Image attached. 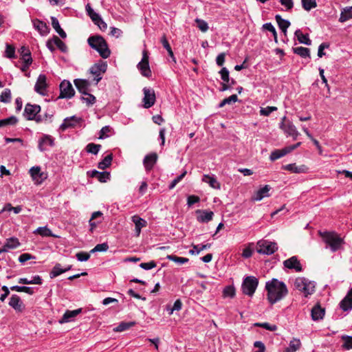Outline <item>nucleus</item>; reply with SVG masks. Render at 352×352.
<instances>
[{"mask_svg":"<svg viewBox=\"0 0 352 352\" xmlns=\"http://www.w3.org/2000/svg\"><path fill=\"white\" fill-rule=\"evenodd\" d=\"M265 289L267 292V300L272 305L284 298L288 294L286 285L276 278L267 281Z\"/></svg>","mask_w":352,"mask_h":352,"instance_id":"1","label":"nucleus"},{"mask_svg":"<svg viewBox=\"0 0 352 352\" xmlns=\"http://www.w3.org/2000/svg\"><path fill=\"white\" fill-rule=\"evenodd\" d=\"M89 46L96 50L103 58H107L111 51L108 47V45L104 38L101 36H91L87 40Z\"/></svg>","mask_w":352,"mask_h":352,"instance_id":"2","label":"nucleus"},{"mask_svg":"<svg viewBox=\"0 0 352 352\" xmlns=\"http://www.w3.org/2000/svg\"><path fill=\"white\" fill-rule=\"evenodd\" d=\"M320 235L333 252L340 250L344 243L343 239L336 232H325Z\"/></svg>","mask_w":352,"mask_h":352,"instance_id":"3","label":"nucleus"},{"mask_svg":"<svg viewBox=\"0 0 352 352\" xmlns=\"http://www.w3.org/2000/svg\"><path fill=\"white\" fill-rule=\"evenodd\" d=\"M294 288L303 293L305 297L315 292L316 284L304 277H298L294 282Z\"/></svg>","mask_w":352,"mask_h":352,"instance_id":"4","label":"nucleus"},{"mask_svg":"<svg viewBox=\"0 0 352 352\" xmlns=\"http://www.w3.org/2000/svg\"><path fill=\"white\" fill-rule=\"evenodd\" d=\"M40 111L41 107L39 105L28 103L25 106L23 115L28 120H34L37 123H40L42 122L41 115H38Z\"/></svg>","mask_w":352,"mask_h":352,"instance_id":"5","label":"nucleus"},{"mask_svg":"<svg viewBox=\"0 0 352 352\" xmlns=\"http://www.w3.org/2000/svg\"><path fill=\"white\" fill-rule=\"evenodd\" d=\"M256 250L259 254L271 255L278 250V245L275 242L261 240L257 243Z\"/></svg>","mask_w":352,"mask_h":352,"instance_id":"6","label":"nucleus"},{"mask_svg":"<svg viewBox=\"0 0 352 352\" xmlns=\"http://www.w3.org/2000/svg\"><path fill=\"white\" fill-rule=\"evenodd\" d=\"M107 69V64L106 62L100 60L98 63L92 65L89 72L94 76V80L97 85L102 78V74H104Z\"/></svg>","mask_w":352,"mask_h":352,"instance_id":"7","label":"nucleus"},{"mask_svg":"<svg viewBox=\"0 0 352 352\" xmlns=\"http://www.w3.org/2000/svg\"><path fill=\"white\" fill-rule=\"evenodd\" d=\"M258 279L252 276L246 277L242 283V290L245 295L252 296L258 286Z\"/></svg>","mask_w":352,"mask_h":352,"instance_id":"8","label":"nucleus"},{"mask_svg":"<svg viewBox=\"0 0 352 352\" xmlns=\"http://www.w3.org/2000/svg\"><path fill=\"white\" fill-rule=\"evenodd\" d=\"M279 126L287 135L292 136L294 140L297 138L298 132L292 122L287 120L286 116L282 118Z\"/></svg>","mask_w":352,"mask_h":352,"instance_id":"9","label":"nucleus"},{"mask_svg":"<svg viewBox=\"0 0 352 352\" xmlns=\"http://www.w3.org/2000/svg\"><path fill=\"white\" fill-rule=\"evenodd\" d=\"M137 67L143 76L150 77L151 76V70L148 63V54L146 50L142 52V60Z\"/></svg>","mask_w":352,"mask_h":352,"instance_id":"10","label":"nucleus"},{"mask_svg":"<svg viewBox=\"0 0 352 352\" xmlns=\"http://www.w3.org/2000/svg\"><path fill=\"white\" fill-rule=\"evenodd\" d=\"M59 89V98H71L75 94V91L72 87V85L68 80H63L60 84Z\"/></svg>","mask_w":352,"mask_h":352,"instance_id":"11","label":"nucleus"},{"mask_svg":"<svg viewBox=\"0 0 352 352\" xmlns=\"http://www.w3.org/2000/svg\"><path fill=\"white\" fill-rule=\"evenodd\" d=\"M144 92V98H143V102H144V107L146 109H148L151 107L155 102V91L151 88H147L144 87L143 89Z\"/></svg>","mask_w":352,"mask_h":352,"instance_id":"12","label":"nucleus"},{"mask_svg":"<svg viewBox=\"0 0 352 352\" xmlns=\"http://www.w3.org/2000/svg\"><path fill=\"white\" fill-rule=\"evenodd\" d=\"M47 78L45 74H40L37 78L36 82L34 86V91L42 95L45 96L47 94Z\"/></svg>","mask_w":352,"mask_h":352,"instance_id":"13","label":"nucleus"},{"mask_svg":"<svg viewBox=\"0 0 352 352\" xmlns=\"http://www.w3.org/2000/svg\"><path fill=\"white\" fill-rule=\"evenodd\" d=\"M283 265L285 267L294 270L297 272H300L302 271V267L300 264V261L296 256H293L288 259H286L283 261Z\"/></svg>","mask_w":352,"mask_h":352,"instance_id":"14","label":"nucleus"},{"mask_svg":"<svg viewBox=\"0 0 352 352\" xmlns=\"http://www.w3.org/2000/svg\"><path fill=\"white\" fill-rule=\"evenodd\" d=\"M54 146V138L47 134H44L38 140V148L40 151L43 152L47 150V146Z\"/></svg>","mask_w":352,"mask_h":352,"instance_id":"15","label":"nucleus"},{"mask_svg":"<svg viewBox=\"0 0 352 352\" xmlns=\"http://www.w3.org/2000/svg\"><path fill=\"white\" fill-rule=\"evenodd\" d=\"M157 161V155L155 153H151L146 155L143 160V164L146 172H150Z\"/></svg>","mask_w":352,"mask_h":352,"instance_id":"16","label":"nucleus"},{"mask_svg":"<svg viewBox=\"0 0 352 352\" xmlns=\"http://www.w3.org/2000/svg\"><path fill=\"white\" fill-rule=\"evenodd\" d=\"M197 220L199 223H208L212 220L214 212L207 210H197L195 211Z\"/></svg>","mask_w":352,"mask_h":352,"instance_id":"17","label":"nucleus"},{"mask_svg":"<svg viewBox=\"0 0 352 352\" xmlns=\"http://www.w3.org/2000/svg\"><path fill=\"white\" fill-rule=\"evenodd\" d=\"M8 304L16 312H22L25 309V305L23 301L16 294H13L11 296Z\"/></svg>","mask_w":352,"mask_h":352,"instance_id":"18","label":"nucleus"},{"mask_svg":"<svg viewBox=\"0 0 352 352\" xmlns=\"http://www.w3.org/2000/svg\"><path fill=\"white\" fill-rule=\"evenodd\" d=\"M30 174L35 184H40L45 178L44 173L41 172L40 166H33L30 169Z\"/></svg>","mask_w":352,"mask_h":352,"instance_id":"19","label":"nucleus"},{"mask_svg":"<svg viewBox=\"0 0 352 352\" xmlns=\"http://www.w3.org/2000/svg\"><path fill=\"white\" fill-rule=\"evenodd\" d=\"M339 305L344 311H349L352 309V287L349 290Z\"/></svg>","mask_w":352,"mask_h":352,"instance_id":"20","label":"nucleus"},{"mask_svg":"<svg viewBox=\"0 0 352 352\" xmlns=\"http://www.w3.org/2000/svg\"><path fill=\"white\" fill-rule=\"evenodd\" d=\"M34 28L42 35L45 36L50 32V28L46 23L39 20L34 19L32 21Z\"/></svg>","mask_w":352,"mask_h":352,"instance_id":"21","label":"nucleus"},{"mask_svg":"<svg viewBox=\"0 0 352 352\" xmlns=\"http://www.w3.org/2000/svg\"><path fill=\"white\" fill-rule=\"evenodd\" d=\"M80 118L75 116H73L69 118H66L65 119H64L63 122L60 124V129L62 131H64L68 128L74 127L76 126L77 123L80 122Z\"/></svg>","mask_w":352,"mask_h":352,"instance_id":"22","label":"nucleus"},{"mask_svg":"<svg viewBox=\"0 0 352 352\" xmlns=\"http://www.w3.org/2000/svg\"><path fill=\"white\" fill-rule=\"evenodd\" d=\"M74 82L79 92L84 95L88 94L90 83L87 80L75 79Z\"/></svg>","mask_w":352,"mask_h":352,"instance_id":"23","label":"nucleus"},{"mask_svg":"<svg viewBox=\"0 0 352 352\" xmlns=\"http://www.w3.org/2000/svg\"><path fill=\"white\" fill-rule=\"evenodd\" d=\"M81 312V308L75 310H67L63 314L62 318L59 320V322L62 324L70 322Z\"/></svg>","mask_w":352,"mask_h":352,"instance_id":"24","label":"nucleus"},{"mask_svg":"<svg viewBox=\"0 0 352 352\" xmlns=\"http://www.w3.org/2000/svg\"><path fill=\"white\" fill-rule=\"evenodd\" d=\"M202 182L207 183L211 188L214 189H220L221 184L217 181L214 175H204L202 177Z\"/></svg>","mask_w":352,"mask_h":352,"instance_id":"25","label":"nucleus"},{"mask_svg":"<svg viewBox=\"0 0 352 352\" xmlns=\"http://www.w3.org/2000/svg\"><path fill=\"white\" fill-rule=\"evenodd\" d=\"M131 219L135 224L136 236H138L141 232V229L146 226V221L138 215H133Z\"/></svg>","mask_w":352,"mask_h":352,"instance_id":"26","label":"nucleus"},{"mask_svg":"<svg viewBox=\"0 0 352 352\" xmlns=\"http://www.w3.org/2000/svg\"><path fill=\"white\" fill-rule=\"evenodd\" d=\"M270 190L271 187L269 185H265L256 191L253 197V199L254 201H261L265 197H270L269 192Z\"/></svg>","mask_w":352,"mask_h":352,"instance_id":"27","label":"nucleus"},{"mask_svg":"<svg viewBox=\"0 0 352 352\" xmlns=\"http://www.w3.org/2000/svg\"><path fill=\"white\" fill-rule=\"evenodd\" d=\"M324 313V309H322L320 305H316L311 309V318L315 321L321 320L323 318Z\"/></svg>","mask_w":352,"mask_h":352,"instance_id":"28","label":"nucleus"},{"mask_svg":"<svg viewBox=\"0 0 352 352\" xmlns=\"http://www.w3.org/2000/svg\"><path fill=\"white\" fill-rule=\"evenodd\" d=\"M90 176L91 177H96L100 182H107L110 179V173L109 172H99L96 170H94L91 172Z\"/></svg>","mask_w":352,"mask_h":352,"instance_id":"29","label":"nucleus"},{"mask_svg":"<svg viewBox=\"0 0 352 352\" xmlns=\"http://www.w3.org/2000/svg\"><path fill=\"white\" fill-rule=\"evenodd\" d=\"M19 52L21 56V60L23 63H26L28 65H31L32 63V58L31 56L30 51L25 46H22L19 50Z\"/></svg>","mask_w":352,"mask_h":352,"instance_id":"30","label":"nucleus"},{"mask_svg":"<svg viewBox=\"0 0 352 352\" xmlns=\"http://www.w3.org/2000/svg\"><path fill=\"white\" fill-rule=\"evenodd\" d=\"M283 168L295 173H305L307 170V168L305 165L297 166L295 164L285 165Z\"/></svg>","mask_w":352,"mask_h":352,"instance_id":"31","label":"nucleus"},{"mask_svg":"<svg viewBox=\"0 0 352 352\" xmlns=\"http://www.w3.org/2000/svg\"><path fill=\"white\" fill-rule=\"evenodd\" d=\"M275 19L278 25L279 28L285 34H286L287 30L290 25V22L287 20L282 19L281 16L279 14H276L275 16Z\"/></svg>","mask_w":352,"mask_h":352,"instance_id":"32","label":"nucleus"},{"mask_svg":"<svg viewBox=\"0 0 352 352\" xmlns=\"http://www.w3.org/2000/svg\"><path fill=\"white\" fill-rule=\"evenodd\" d=\"M294 34H295V36L297 37L298 41L300 43L305 44L307 45H310L311 44V41L309 39V35L307 34H302V32H301L300 30H296Z\"/></svg>","mask_w":352,"mask_h":352,"instance_id":"33","label":"nucleus"},{"mask_svg":"<svg viewBox=\"0 0 352 352\" xmlns=\"http://www.w3.org/2000/svg\"><path fill=\"white\" fill-rule=\"evenodd\" d=\"M51 19H52V25L53 28L56 30V32L59 34V36L62 38H66L67 34H66L65 32L60 28L58 20L54 16H52Z\"/></svg>","mask_w":352,"mask_h":352,"instance_id":"34","label":"nucleus"},{"mask_svg":"<svg viewBox=\"0 0 352 352\" xmlns=\"http://www.w3.org/2000/svg\"><path fill=\"white\" fill-rule=\"evenodd\" d=\"M33 233L35 234H39L41 236L57 237V236L54 234L51 230L48 228L47 226L38 227L34 231Z\"/></svg>","mask_w":352,"mask_h":352,"instance_id":"35","label":"nucleus"},{"mask_svg":"<svg viewBox=\"0 0 352 352\" xmlns=\"http://www.w3.org/2000/svg\"><path fill=\"white\" fill-rule=\"evenodd\" d=\"M352 19V6L345 8L340 14L339 21L344 23Z\"/></svg>","mask_w":352,"mask_h":352,"instance_id":"36","label":"nucleus"},{"mask_svg":"<svg viewBox=\"0 0 352 352\" xmlns=\"http://www.w3.org/2000/svg\"><path fill=\"white\" fill-rule=\"evenodd\" d=\"M301 343L299 339L293 338L289 344V346L285 349V352H296L300 349Z\"/></svg>","mask_w":352,"mask_h":352,"instance_id":"37","label":"nucleus"},{"mask_svg":"<svg viewBox=\"0 0 352 352\" xmlns=\"http://www.w3.org/2000/svg\"><path fill=\"white\" fill-rule=\"evenodd\" d=\"M293 52L302 58H310V51L309 48L304 47H294Z\"/></svg>","mask_w":352,"mask_h":352,"instance_id":"38","label":"nucleus"},{"mask_svg":"<svg viewBox=\"0 0 352 352\" xmlns=\"http://www.w3.org/2000/svg\"><path fill=\"white\" fill-rule=\"evenodd\" d=\"M288 153V151L286 150L285 148L281 149V150H274V151H272L270 154V160L271 161H275L283 156H285V155H287Z\"/></svg>","mask_w":352,"mask_h":352,"instance_id":"39","label":"nucleus"},{"mask_svg":"<svg viewBox=\"0 0 352 352\" xmlns=\"http://www.w3.org/2000/svg\"><path fill=\"white\" fill-rule=\"evenodd\" d=\"M113 159V155L109 154L104 158L98 163V168L101 170H104L108 168L111 164V161Z\"/></svg>","mask_w":352,"mask_h":352,"instance_id":"40","label":"nucleus"},{"mask_svg":"<svg viewBox=\"0 0 352 352\" xmlns=\"http://www.w3.org/2000/svg\"><path fill=\"white\" fill-rule=\"evenodd\" d=\"M236 290L233 285H227L223 289V297L233 298L235 296Z\"/></svg>","mask_w":352,"mask_h":352,"instance_id":"41","label":"nucleus"},{"mask_svg":"<svg viewBox=\"0 0 352 352\" xmlns=\"http://www.w3.org/2000/svg\"><path fill=\"white\" fill-rule=\"evenodd\" d=\"M4 57L8 58L9 59H13L16 58L15 54V47L8 43L6 44V50L3 54Z\"/></svg>","mask_w":352,"mask_h":352,"instance_id":"42","label":"nucleus"},{"mask_svg":"<svg viewBox=\"0 0 352 352\" xmlns=\"http://www.w3.org/2000/svg\"><path fill=\"white\" fill-rule=\"evenodd\" d=\"M18 122V118L14 116H12L9 118L0 120V128L4 127L8 125H15Z\"/></svg>","mask_w":352,"mask_h":352,"instance_id":"43","label":"nucleus"},{"mask_svg":"<svg viewBox=\"0 0 352 352\" xmlns=\"http://www.w3.org/2000/svg\"><path fill=\"white\" fill-rule=\"evenodd\" d=\"M211 247V243L204 245H193L192 249L189 251L191 254H199L202 250L208 249Z\"/></svg>","mask_w":352,"mask_h":352,"instance_id":"44","label":"nucleus"},{"mask_svg":"<svg viewBox=\"0 0 352 352\" xmlns=\"http://www.w3.org/2000/svg\"><path fill=\"white\" fill-rule=\"evenodd\" d=\"M135 324V322H134V321L122 322L115 328L114 330L116 331H118V332L124 331H126V330L129 329V328L133 327Z\"/></svg>","mask_w":352,"mask_h":352,"instance_id":"45","label":"nucleus"},{"mask_svg":"<svg viewBox=\"0 0 352 352\" xmlns=\"http://www.w3.org/2000/svg\"><path fill=\"white\" fill-rule=\"evenodd\" d=\"M10 289L18 292H25L30 295L34 294L33 288L30 287L14 285L10 287Z\"/></svg>","mask_w":352,"mask_h":352,"instance_id":"46","label":"nucleus"},{"mask_svg":"<svg viewBox=\"0 0 352 352\" xmlns=\"http://www.w3.org/2000/svg\"><path fill=\"white\" fill-rule=\"evenodd\" d=\"M302 6L306 11H310L317 6L316 0H301Z\"/></svg>","mask_w":352,"mask_h":352,"instance_id":"47","label":"nucleus"},{"mask_svg":"<svg viewBox=\"0 0 352 352\" xmlns=\"http://www.w3.org/2000/svg\"><path fill=\"white\" fill-rule=\"evenodd\" d=\"M64 272H65V270L61 267L60 264L56 263L50 272V276L51 278H54Z\"/></svg>","mask_w":352,"mask_h":352,"instance_id":"48","label":"nucleus"},{"mask_svg":"<svg viewBox=\"0 0 352 352\" xmlns=\"http://www.w3.org/2000/svg\"><path fill=\"white\" fill-rule=\"evenodd\" d=\"M4 245L8 250L9 249H14L17 248L20 245V243L17 238L11 237L6 240Z\"/></svg>","mask_w":352,"mask_h":352,"instance_id":"49","label":"nucleus"},{"mask_svg":"<svg viewBox=\"0 0 352 352\" xmlns=\"http://www.w3.org/2000/svg\"><path fill=\"white\" fill-rule=\"evenodd\" d=\"M166 258L169 261H174L179 265H182L188 262V258L185 257H179L173 254L168 255Z\"/></svg>","mask_w":352,"mask_h":352,"instance_id":"50","label":"nucleus"},{"mask_svg":"<svg viewBox=\"0 0 352 352\" xmlns=\"http://www.w3.org/2000/svg\"><path fill=\"white\" fill-rule=\"evenodd\" d=\"M101 148L100 144H96L94 143H89L86 146V151L87 153L97 155Z\"/></svg>","mask_w":352,"mask_h":352,"instance_id":"51","label":"nucleus"},{"mask_svg":"<svg viewBox=\"0 0 352 352\" xmlns=\"http://www.w3.org/2000/svg\"><path fill=\"white\" fill-rule=\"evenodd\" d=\"M11 91L9 89H6L0 96V101L3 103H8L11 101Z\"/></svg>","mask_w":352,"mask_h":352,"instance_id":"52","label":"nucleus"},{"mask_svg":"<svg viewBox=\"0 0 352 352\" xmlns=\"http://www.w3.org/2000/svg\"><path fill=\"white\" fill-rule=\"evenodd\" d=\"M195 22L197 28L203 32H206L209 27L206 21L200 19H196Z\"/></svg>","mask_w":352,"mask_h":352,"instance_id":"53","label":"nucleus"},{"mask_svg":"<svg viewBox=\"0 0 352 352\" xmlns=\"http://www.w3.org/2000/svg\"><path fill=\"white\" fill-rule=\"evenodd\" d=\"M54 43L56 44V46L62 52H67V47L65 45V43L62 41L58 36H55V42Z\"/></svg>","mask_w":352,"mask_h":352,"instance_id":"54","label":"nucleus"},{"mask_svg":"<svg viewBox=\"0 0 352 352\" xmlns=\"http://www.w3.org/2000/svg\"><path fill=\"white\" fill-rule=\"evenodd\" d=\"M109 248V245L107 243H100L96 245L91 251V253L96 252H106Z\"/></svg>","mask_w":352,"mask_h":352,"instance_id":"55","label":"nucleus"},{"mask_svg":"<svg viewBox=\"0 0 352 352\" xmlns=\"http://www.w3.org/2000/svg\"><path fill=\"white\" fill-rule=\"evenodd\" d=\"M186 171L184 170L182 174H180L179 175H178L176 178H175L172 182L171 183L169 184V189H173L175 186L179 183L180 182L182 179L185 177V175H186Z\"/></svg>","mask_w":352,"mask_h":352,"instance_id":"56","label":"nucleus"},{"mask_svg":"<svg viewBox=\"0 0 352 352\" xmlns=\"http://www.w3.org/2000/svg\"><path fill=\"white\" fill-rule=\"evenodd\" d=\"M254 326L263 327V328H264L267 330L271 331H274L277 329L276 325L270 324V323H267V322H263V323L257 322V323L254 324Z\"/></svg>","mask_w":352,"mask_h":352,"instance_id":"57","label":"nucleus"},{"mask_svg":"<svg viewBox=\"0 0 352 352\" xmlns=\"http://www.w3.org/2000/svg\"><path fill=\"white\" fill-rule=\"evenodd\" d=\"M219 74L221 75V78L223 82H229L230 81L229 77V71L226 67H223L219 71Z\"/></svg>","mask_w":352,"mask_h":352,"instance_id":"58","label":"nucleus"},{"mask_svg":"<svg viewBox=\"0 0 352 352\" xmlns=\"http://www.w3.org/2000/svg\"><path fill=\"white\" fill-rule=\"evenodd\" d=\"M342 339L344 340L342 347L347 350L352 349V336H343Z\"/></svg>","mask_w":352,"mask_h":352,"instance_id":"59","label":"nucleus"},{"mask_svg":"<svg viewBox=\"0 0 352 352\" xmlns=\"http://www.w3.org/2000/svg\"><path fill=\"white\" fill-rule=\"evenodd\" d=\"M277 110L276 107H267L261 108L260 110V114L264 116H268L271 113Z\"/></svg>","mask_w":352,"mask_h":352,"instance_id":"60","label":"nucleus"},{"mask_svg":"<svg viewBox=\"0 0 352 352\" xmlns=\"http://www.w3.org/2000/svg\"><path fill=\"white\" fill-rule=\"evenodd\" d=\"M76 256L78 261L83 262L89 259L90 254L87 252H79L76 254Z\"/></svg>","mask_w":352,"mask_h":352,"instance_id":"61","label":"nucleus"},{"mask_svg":"<svg viewBox=\"0 0 352 352\" xmlns=\"http://www.w3.org/2000/svg\"><path fill=\"white\" fill-rule=\"evenodd\" d=\"M157 265L155 261H151L148 263H142L140 264V267L145 270H149L154 267H155Z\"/></svg>","mask_w":352,"mask_h":352,"instance_id":"62","label":"nucleus"},{"mask_svg":"<svg viewBox=\"0 0 352 352\" xmlns=\"http://www.w3.org/2000/svg\"><path fill=\"white\" fill-rule=\"evenodd\" d=\"M53 113L51 111L45 112L43 116L41 115V119L42 120V122H52V118H53Z\"/></svg>","mask_w":352,"mask_h":352,"instance_id":"63","label":"nucleus"},{"mask_svg":"<svg viewBox=\"0 0 352 352\" xmlns=\"http://www.w3.org/2000/svg\"><path fill=\"white\" fill-rule=\"evenodd\" d=\"M200 201V198L197 195H190L187 198V204L188 206H191L194 204L198 203Z\"/></svg>","mask_w":352,"mask_h":352,"instance_id":"64","label":"nucleus"}]
</instances>
